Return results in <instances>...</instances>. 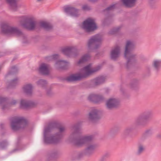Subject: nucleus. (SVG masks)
<instances>
[{
	"instance_id": "1",
	"label": "nucleus",
	"mask_w": 161,
	"mask_h": 161,
	"mask_svg": "<svg viewBox=\"0 0 161 161\" xmlns=\"http://www.w3.org/2000/svg\"><path fill=\"white\" fill-rule=\"evenodd\" d=\"M57 124L54 123H49L48 125L44 128L43 132V141L46 144H56L59 143L63 137L65 129L64 127L60 126L57 128L58 132L54 134H50L49 133L56 127Z\"/></svg>"
},
{
	"instance_id": "2",
	"label": "nucleus",
	"mask_w": 161,
	"mask_h": 161,
	"mask_svg": "<svg viewBox=\"0 0 161 161\" xmlns=\"http://www.w3.org/2000/svg\"><path fill=\"white\" fill-rule=\"evenodd\" d=\"M81 127L78 124L75 125L71 130L69 136V141L74 143L76 145L81 147L92 141L94 138L93 135H90L80 137Z\"/></svg>"
},
{
	"instance_id": "3",
	"label": "nucleus",
	"mask_w": 161,
	"mask_h": 161,
	"mask_svg": "<svg viewBox=\"0 0 161 161\" xmlns=\"http://www.w3.org/2000/svg\"><path fill=\"white\" fill-rule=\"evenodd\" d=\"M104 62L91 69L92 64H90L84 67L80 73L71 75L67 77L66 80L70 82L80 80L81 79L86 78L92 73L100 70Z\"/></svg>"
},
{
	"instance_id": "4",
	"label": "nucleus",
	"mask_w": 161,
	"mask_h": 161,
	"mask_svg": "<svg viewBox=\"0 0 161 161\" xmlns=\"http://www.w3.org/2000/svg\"><path fill=\"white\" fill-rule=\"evenodd\" d=\"M1 27L2 33L7 35H15L20 36L23 43H26L28 42V40L26 35L23 33L17 27L7 23L2 24Z\"/></svg>"
},
{
	"instance_id": "5",
	"label": "nucleus",
	"mask_w": 161,
	"mask_h": 161,
	"mask_svg": "<svg viewBox=\"0 0 161 161\" xmlns=\"http://www.w3.org/2000/svg\"><path fill=\"white\" fill-rule=\"evenodd\" d=\"M19 24L24 28L29 30H34L37 26V22L33 17L23 16L20 17Z\"/></svg>"
},
{
	"instance_id": "6",
	"label": "nucleus",
	"mask_w": 161,
	"mask_h": 161,
	"mask_svg": "<svg viewBox=\"0 0 161 161\" xmlns=\"http://www.w3.org/2000/svg\"><path fill=\"white\" fill-rule=\"evenodd\" d=\"M27 124L26 120L23 117H15L10 119V128L14 131H17L24 128Z\"/></svg>"
},
{
	"instance_id": "7",
	"label": "nucleus",
	"mask_w": 161,
	"mask_h": 161,
	"mask_svg": "<svg viewBox=\"0 0 161 161\" xmlns=\"http://www.w3.org/2000/svg\"><path fill=\"white\" fill-rule=\"evenodd\" d=\"M153 112L151 110H147L142 112L136 119L135 123L137 126H144L153 116Z\"/></svg>"
},
{
	"instance_id": "8",
	"label": "nucleus",
	"mask_w": 161,
	"mask_h": 161,
	"mask_svg": "<svg viewBox=\"0 0 161 161\" xmlns=\"http://www.w3.org/2000/svg\"><path fill=\"white\" fill-rule=\"evenodd\" d=\"M102 41V38L100 35L96 34L91 36L87 42L88 49L94 50L99 48L101 45Z\"/></svg>"
},
{
	"instance_id": "9",
	"label": "nucleus",
	"mask_w": 161,
	"mask_h": 161,
	"mask_svg": "<svg viewBox=\"0 0 161 161\" xmlns=\"http://www.w3.org/2000/svg\"><path fill=\"white\" fill-rule=\"evenodd\" d=\"M62 53L68 57L75 58L79 54V51L75 46H66L61 49Z\"/></svg>"
},
{
	"instance_id": "10",
	"label": "nucleus",
	"mask_w": 161,
	"mask_h": 161,
	"mask_svg": "<svg viewBox=\"0 0 161 161\" xmlns=\"http://www.w3.org/2000/svg\"><path fill=\"white\" fill-rule=\"evenodd\" d=\"M81 28L87 32H90L95 30L97 28V25L93 19L88 18L82 23Z\"/></svg>"
},
{
	"instance_id": "11",
	"label": "nucleus",
	"mask_w": 161,
	"mask_h": 161,
	"mask_svg": "<svg viewBox=\"0 0 161 161\" xmlns=\"http://www.w3.org/2000/svg\"><path fill=\"white\" fill-rule=\"evenodd\" d=\"M119 105V101L115 98H110L107 100L105 103L106 108L109 110L118 107Z\"/></svg>"
},
{
	"instance_id": "12",
	"label": "nucleus",
	"mask_w": 161,
	"mask_h": 161,
	"mask_svg": "<svg viewBox=\"0 0 161 161\" xmlns=\"http://www.w3.org/2000/svg\"><path fill=\"white\" fill-rule=\"evenodd\" d=\"M64 11L68 14L74 17H78L80 14L79 10L69 6L64 7Z\"/></svg>"
},
{
	"instance_id": "13",
	"label": "nucleus",
	"mask_w": 161,
	"mask_h": 161,
	"mask_svg": "<svg viewBox=\"0 0 161 161\" xmlns=\"http://www.w3.org/2000/svg\"><path fill=\"white\" fill-rule=\"evenodd\" d=\"M51 69V67L49 64L42 63L39 65V71L42 75H48L50 74Z\"/></svg>"
},
{
	"instance_id": "14",
	"label": "nucleus",
	"mask_w": 161,
	"mask_h": 161,
	"mask_svg": "<svg viewBox=\"0 0 161 161\" xmlns=\"http://www.w3.org/2000/svg\"><path fill=\"white\" fill-rule=\"evenodd\" d=\"M121 54L120 47L116 46L113 47L110 51V57L112 60H116L119 57Z\"/></svg>"
},
{
	"instance_id": "15",
	"label": "nucleus",
	"mask_w": 161,
	"mask_h": 161,
	"mask_svg": "<svg viewBox=\"0 0 161 161\" xmlns=\"http://www.w3.org/2000/svg\"><path fill=\"white\" fill-rule=\"evenodd\" d=\"M101 111L96 108L92 109L89 113L88 118L90 120L93 121L100 118Z\"/></svg>"
},
{
	"instance_id": "16",
	"label": "nucleus",
	"mask_w": 161,
	"mask_h": 161,
	"mask_svg": "<svg viewBox=\"0 0 161 161\" xmlns=\"http://www.w3.org/2000/svg\"><path fill=\"white\" fill-rule=\"evenodd\" d=\"M136 44L133 41L127 40L125 43L124 53L127 54L128 53L133 51L135 48Z\"/></svg>"
},
{
	"instance_id": "17",
	"label": "nucleus",
	"mask_w": 161,
	"mask_h": 161,
	"mask_svg": "<svg viewBox=\"0 0 161 161\" xmlns=\"http://www.w3.org/2000/svg\"><path fill=\"white\" fill-rule=\"evenodd\" d=\"M105 80V77L103 76H99L92 80L91 84L93 86H97L104 83Z\"/></svg>"
},
{
	"instance_id": "18",
	"label": "nucleus",
	"mask_w": 161,
	"mask_h": 161,
	"mask_svg": "<svg viewBox=\"0 0 161 161\" xmlns=\"http://www.w3.org/2000/svg\"><path fill=\"white\" fill-rule=\"evenodd\" d=\"M86 146L84 149L86 155L90 156L92 154L96 147V145L92 143H88L86 144Z\"/></svg>"
},
{
	"instance_id": "19",
	"label": "nucleus",
	"mask_w": 161,
	"mask_h": 161,
	"mask_svg": "<svg viewBox=\"0 0 161 161\" xmlns=\"http://www.w3.org/2000/svg\"><path fill=\"white\" fill-rule=\"evenodd\" d=\"M68 65L69 63L66 61H57L55 66L58 69H67Z\"/></svg>"
},
{
	"instance_id": "20",
	"label": "nucleus",
	"mask_w": 161,
	"mask_h": 161,
	"mask_svg": "<svg viewBox=\"0 0 161 161\" xmlns=\"http://www.w3.org/2000/svg\"><path fill=\"white\" fill-rule=\"evenodd\" d=\"M34 105V103L30 101L22 99L20 101V107L23 108H27L29 107H33Z\"/></svg>"
},
{
	"instance_id": "21",
	"label": "nucleus",
	"mask_w": 161,
	"mask_h": 161,
	"mask_svg": "<svg viewBox=\"0 0 161 161\" xmlns=\"http://www.w3.org/2000/svg\"><path fill=\"white\" fill-rule=\"evenodd\" d=\"M33 86L31 84H27L23 86L22 90L24 93L27 95H31L32 93Z\"/></svg>"
},
{
	"instance_id": "22",
	"label": "nucleus",
	"mask_w": 161,
	"mask_h": 161,
	"mask_svg": "<svg viewBox=\"0 0 161 161\" xmlns=\"http://www.w3.org/2000/svg\"><path fill=\"white\" fill-rule=\"evenodd\" d=\"M133 130L134 128L132 126H130L126 127L124 130L122 135L125 138L130 137L131 133Z\"/></svg>"
},
{
	"instance_id": "23",
	"label": "nucleus",
	"mask_w": 161,
	"mask_h": 161,
	"mask_svg": "<svg viewBox=\"0 0 161 161\" xmlns=\"http://www.w3.org/2000/svg\"><path fill=\"white\" fill-rule=\"evenodd\" d=\"M57 151L56 150L52 151L48 154L46 161H54V158L57 156Z\"/></svg>"
},
{
	"instance_id": "24",
	"label": "nucleus",
	"mask_w": 161,
	"mask_h": 161,
	"mask_svg": "<svg viewBox=\"0 0 161 161\" xmlns=\"http://www.w3.org/2000/svg\"><path fill=\"white\" fill-rule=\"evenodd\" d=\"M124 57L128 60H133L137 59L138 58V56L136 54L131 53L129 52L127 54L124 53Z\"/></svg>"
},
{
	"instance_id": "25",
	"label": "nucleus",
	"mask_w": 161,
	"mask_h": 161,
	"mask_svg": "<svg viewBox=\"0 0 161 161\" xmlns=\"http://www.w3.org/2000/svg\"><path fill=\"white\" fill-rule=\"evenodd\" d=\"M139 83V80L138 79L134 78L132 79L130 84V87L132 90L136 89L138 87Z\"/></svg>"
},
{
	"instance_id": "26",
	"label": "nucleus",
	"mask_w": 161,
	"mask_h": 161,
	"mask_svg": "<svg viewBox=\"0 0 161 161\" xmlns=\"http://www.w3.org/2000/svg\"><path fill=\"white\" fill-rule=\"evenodd\" d=\"M39 26L47 30H50L53 28V25L51 24L45 22H42L40 23Z\"/></svg>"
},
{
	"instance_id": "27",
	"label": "nucleus",
	"mask_w": 161,
	"mask_h": 161,
	"mask_svg": "<svg viewBox=\"0 0 161 161\" xmlns=\"http://www.w3.org/2000/svg\"><path fill=\"white\" fill-rule=\"evenodd\" d=\"M122 1L126 7H131L134 6L136 0H122Z\"/></svg>"
},
{
	"instance_id": "28",
	"label": "nucleus",
	"mask_w": 161,
	"mask_h": 161,
	"mask_svg": "<svg viewBox=\"0 0 161 161\" xmlns=\"http://www.w3.org/2000/svg\"><path fill=\"white\" fill-rule=\"evenodd\" d=\"M153 133L152 130H148L146 131L145 133L142 136L141 140L142 141H144L148 137L151 136Z\"/></svg>"
},
{
	"instance_id": "29",
	"label": "nucleus",
	"mask_w": 161,
	"mask_h": 161,
	"mask_svg": "<svg viewBox=\"0 0 161 161\" xmlns=\"http://www.w3.org/2000/svg\"><path fill=\"white\" fill-rule=\"evenodd\" d=\"M152 66L154 70L158 71L161 67V61H153Z\"/></svg>"
},
{
	"instance_id": "30",
	"label": "nucleus",
	"mask_w": 161,
	"mask_h": 161,
	"mask_svg": "<svg viewBox=\"0 0 161 161\" xmlns=\"http://www.w3.org/2000/svg\"><path fill=\"white\" fill-rule=\"evenodd\" d=\"M105 101V98L103 95L97 94L95 103L100 104L104 102Z\"/></svg>"
},
{
	"instance_id": "31",
	"label": "nucleus",
	"mask_w": 161,
	"mask_h": 161,
	"mask_svg": "<svg viewBox=\"0 0 161 161\" xmlns=\"http://www.w3.org/2000/svg\"><path fill=\"white\" fill-rule=\"evenodd\" d=\"M18 71V69L16 66H14L11 68L9 71L6 75V77H8L10 75H13L16 74Z\"/></svg>"
},
{
	"instance_id": "32",
	"label": "nucleus",
	"mask_w": 161,
	"mask_h": 161,
	"mask_svg": "<svg viewBox=\"0 0 161 161\" xmlns=\"http://www.w3.org/2000/svg\"><path fill=\"white\" fill-rule=\"evenodd\" d=\"M19 79L16 77L14 79L11 80L9 82L8 86L9 87H13L17 86L19 83Z\"/></svg>"
},
{
	"instance_id": "33",
	"label": "nucleus",
	"mask_w": 161,
	"mask_h": 161,
	"mask_svg": "<svg viewBox=\"0 0 161 161\" xmlns=\"http://www.w3.org/2000/svg\"><path fill=\"white\" fill-rule=\"evenodd\" d=\"M144 150V146L142 144H139L138 147L136 154L138 155H140L143 152Z\"/></svg>"
},
{
	"instance_id": "34",
	"label": "nucleus",
	"mask_w": 161,
	"mask_h": 161,
	"mask_svg": "<svg viewBox=\"0 0 161 161\" xmlns=\"http://www.w3.org/2000/svg\"><path fill=\"white\" fill-rule=\"evenodd\" d=\"M97 94L91 93L89 95L88 99L90 101L93 102L94 103H96Z\"/></svg>"
},
{
	"instance_id": "35",
	"label": "nucleus",
	"mask_w": 161,
	"mask_h": 161,
	"mask_svg": "<svg viewBox=\"0 0 161 161\" xmlns=\"http://www.w3.org/2000/svg\"><path fill=\"white\" fill-rule=\"evenodd\" d=\"M36 83L38 86L41 87H44L47 84L46 80L43 79H40Z\"/></svg>"
},
{
	"instance_id": "36",
	"label": "nucleus",
	"mask_w": 161,
	"mask_h": 161,
	"mask_svg": "<svg viewBox=\"0 0 161 161\" xmlns=\"http://www.w3.org/2000/svg\"><path fill=\"white\" fill-rule=\"evenodd\" d=\"M90 55L89 54L86 53L83 55L79 60H88L90 59Z\"/></svg>"
},
{
	"instance_id": "37",
	"label": "nucleus",
	"mask_w": 161,
	"mask_h": 161,
	"mask_svg": "<svg viewBox=\"0 0 161 161\" xmlns=\"http://www.w3.org/2000/svg\"><path fill=\"white\" fill-rule=\"evenodd\" d=\"M8 98L6 97H0V106L8 103Z\"/></svg>"
},
{
	"instance_id": "38",
	"label": "nucleus",
	"mask_w": 161,
	"mask_h": 161,
	"mask_svg": "<svg viewBox=\"0 0 161 161\" xmlns=\"http://www.w3.org/2000/svg\"><path fill=\"white\" fill-rule=\"evenodd\" d=\"M9 105L8 103L0 105L2 110L4 112L6 111L9 108Z\"/></svg>"
},
{
	"instance_id": "39",
	"label": "nucleus",
	"mask_w": 161,
	"mask_h": 161,
	"mask_svg": "<svg viewBox=\"0 0 161 161\" xmlns=\"http://www.w3.org/2000/svg\"><path fill=\"white\" fill-rule=\"evenodd\" d=\"M85 151L83 150L79 152L77 154V158L80 159L83 157L85 155H86V153H85Z\"/></svg>"
},
{
	"instance_id": "40",
	"label": "nucleus",
	"mask_w": 161,
	"mask_h": 161,
	"mask_svg": "<svg viewBox=\"0 0 161 161\" xmlns=\"http://www.w3.org/2000/svg\"><path fill=\"white\" fill-rule=\"evenodd\" d=\"M8 143L6 141H3L0 143V148L3 149L7 145Z\"/></svg>"
},
{
	"instance_id": "41",
	"label": "nucleus",
	"mask_w": 161,
	"mask_h": 161,
	"mask_svg": "<svg viewBox=\"0 0 161 161\" xmlns=\"http://www.w3.org/2000/svg\"><path fill=\"white\" fill-rule=\"evenodd\" d=\"M114 5H113L110 6L104 10V12L105 13H108L109 11L112 10L114 8Z\"/></svg>"
},
{
	"instance_id": "42",
	"label": "nucleus",
	"mask_w": 161,
	"mask_h": 161,
	"mask_svg": "<svg viewBox=\"0 0 161 161\" xmlns=\"http://www.w3.org/2000/svg\"><path fill=\"white\" fill-rule=\"evenodd\" d=\"M51 58H52V60H58L59 59L60 56L58 54H54L51 55Z\"/></svg>"
},
{
	"instance_id": "43",
	"label": "nucleus",
	"mask_w": 161,
	"mask_h": 161,
	"mask_svg": "<svg viewBox=\"0 0 161 161\" xmlns=\"http://www.w3.org/2000/svg\"><path fill=\"white\" fill-rule=\"evenodd\" d=\"M86 61H78L76 65L79 67H82L84 66L86 64Z\"/></svg>"
},
{
	"instance_id": "44",
	"label": "nucleus",
	"mask_w": 161,
	"mask_h": 161,
	"mask_svg": "<svg viewBox=\"0 0 161 161\" xmlns=\"http://www.w3.org/2000/svg\"><path fill=\"white\" fill-rule=\"evenodd\" d=\"M119 30L118 27L115 28L109 31V33L110 34H115Z\"/></svg>"
},
{
	"instance_id": "45",
	"label": "nucleus",
	"mask_w": 161,
	"mask_h": 161,
	"mask_svg": "<svg viewBox=\"0 0 161 161\" xmlns=\"http://www.w3.org/2000/svg\"><path fill=\"white\" fill-rule=\"evenodd\" d=\"M133 61H127L125 66L127 68H128L133 66Z\"/></svg>"
},
{
	"instance_id": "46",
	"label": "nucleus",
	"mask_w": 161,
	"mask_h": 161,
	"mask_svg": "<svg viewBox=\"0 0 161 161\" xmlns=\"http://www.w3.org/2000/svg\"><path fill=\"white\" fill-rule=\"evenodd\" d=\"M158 0H148V3L150 6H152L154 4L157 3Z\"/></svg>"
},
{
	"instance_id": "47",
	"label": "nucleus",
	"mask_w": 161,
	"mask_h": 161,
	"mask_svg": "<svg viewBox=\"0 0 161 161\" xmlns=\"http://www.w3.org/2000/svg\"><path fill=\"white\" fill-rule=\"evenodd\" d=\"M44 59L46 60H51L52 58H51V55L47 56L44 57Z\"/></svg>"
},
{
	"instance_id": "48",
	"label": "nucleus",
	"mask_w": 161,
	"mask_h": 161,
	"mask_svg": "<svg viewBox=\"0 0 161 161\" xmlns=\"http://www.w3.org/2000/svg\"><path fill=\"white\" fill-rule=\"evenodd\" d=\"M82 9L84 10H88L90 9V8L87 5H85L82 6Z\"/></svg>"
},
{
	"instance_id": "49",
	"label": "nucleus",
	"mask_w": 161,
	"mask_h": 161,
	"mask_svg": "<svg viewBox=\"0 0 161 161\" xmlns=\"http://www.w3.org/2000/svg\"><path fill=\"white\" fill-rule=\"evenodd\" d=\"M17 102L16 100H14V99H12V101L9 104V105H14Z\"/></svg>"
},
{
	"instance_id": "50",
	"label": "nucleus",
	"mask_w": 161,
	"mask_h": 161,
	"mask_svg": "<svg viewBox=\"0 0 161 161\" xmlns=\"http://www.w3.org/2000/svg\"><path fill=\"white\" fill-rule=\"evenodd\" d=\"M109 153H106L103 155V157L107 159L109 157Z\"/></svg>"
},
{
	"instance_id": "51",
	"label": "nucleus",
	"mask_w": 161,
	"mask_h": 161,
	"mask_svg": "<svg viewBox=\"0 0 161 161\" xmlns=\"http://www.w3.org/2000/svg\"><path fill=\"white\" fill-rule=\"evenodd\" d=\"M47 95L49 96H51L52 94V93L51 89L47 90Z\"/></svg>"
},
{
	"instance_id": "52",
	"label": "nucleus",
	"mask_w": 161,
	"mask_h": 161,
	"mask_svg": "<svg viewBox=\"0 0 161 161\" xmlns=\"http://www.w3.org/2000/svg\"><path fill=\"white\" fill-rule=\"evenodd\" d=\"M139 57L141 59H146V57L144 55H141Z\"/></svg>"
},
{
	"instance_id": "53",
	"label": "nucleus",
	"mask_w": 161,
	"mask_h": 161,
	"mask_svg": "<svg viewBox=\"0 0 161 161\" xmlns=\"http://www.w3.org/2000/svg\"><path fill=\"white\" fill-rule=\"evenodd\" d=\"M106 159V158H105L103 157L102 156L100 158V160L103 161H105Z\"/></svg>"
},
{
	"instance_id": "54",
	"label": "nucleus",
	"mask_w": 161,
	"mask_h": 161,
	"mask_svg": "<svg viewBox=\"0 0 161 161\" xmlns=\"http://www.w3.org/2000/svg\"><path fill=\"white\" fill-rule=\"evenodd\" d=\"M97 0H88V1L91 2H95L97 1Z\"/></svg>"
},
{
	"instance_id": "55",
	"label": "nucleus",
	"mask_w": 161,
	"mask_h": 161,
	"mask_svg": "<svg viewBox=\"0 0 161 161\" xmlns=\"http://www.w3.org/2000/svg\"><path fill=\"white\" fill-rule=\"evenodd\" d=\"M109 91V90L108 89H106V92L107 93H108Z\"/></svg>"
},
{
	"instance_id": "56",
	"label": "nucleus",
	"mask_w": 161,
	"mask_h": 161,
	"mask_svg": "<svg viewBox=\"0 0 161 161\" xmlns=\"http://www.w3.org/2000/svg\"><path fill=\"white\" fill-rule=\"evenodd\" d=\"M106 20H104L103 21V23L104 24H105V23H106Z\"/></svg>"
},
{
	"instance_id": "57",
	"label": "nucleus",
	"mask_w": 161,
	"mask_h": 161,
	"mask_svg": "<svg viewBox=\"0 0 161 161\" xmlns=\"http://www.w3.org/2000/svg\"><path fill=\"white\" fill-rule=\"evenodd\" d=\"M157 136L158 137H161V135H158Z\"/></svg>"
},
{
	"instance_id": "58",
	"label": "nucleus",
	"mask_w": 161,
	"mask_h": 161,
	"mask_svg": "<svg viewBox=\"0 0 161 161\" xmlns=\"http://www.w3.org/2000/svg\"><path fill=\"white\" fill-rule=\"evenodd\" d=\"M2 67V65L1 64H0V70H1Z\"/></svg>"
},
{
	"instance_id": "59",
	"label": "nucleus",
	"mask_w": 161,
	"mask_h": 161,
	"mask_svg": "<svg viewBox=\"0 0 161 161\" xmlns=\"http://www.w3.org/2000/svg\"><path fill=\"white\" fill-rule=\"evenodd\" d=\"M37 1H38V2H40L41 1H42V0H37Z\"/></svg>"
},
{
	"instance_id": "60",
	"label": "nucleus",
	"mask_w": 161,
	"mask_h": 161,
	"mask_svg": "<svg viewBox=\"0 0 161 161\" xmlns=\"http://www.w3.org/2000/svg\"><path fill=\"white\" fill-rule=\"evenodd\" d=\"M17 150V149H14V151H15L16 150Z\"/></svg>"
}]
</instances>
